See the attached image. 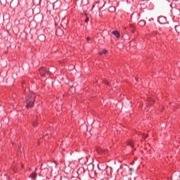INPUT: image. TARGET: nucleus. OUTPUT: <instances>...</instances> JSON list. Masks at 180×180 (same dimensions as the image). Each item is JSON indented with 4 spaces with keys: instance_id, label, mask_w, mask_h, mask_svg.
I'll return each instance as SVG.
<instances>
[{
    "instance_id": "nucleus-20",
    "label": "nucleus",
    "mask_w": 180,
    "mask_h": 180,
    "mask_svg": "<svg viewBox=\"0 0 180 180\" xmlns=\"http://www.w3.org/2000/svg\"><path fill=\"white\" fill-rule=\"evenodd\" d=\"M86 40H87V41H89L91 40V37H88L86 38Z\"/></svg>"
},
{
    "instance_id": "nucleus-9",
    "label": "nucleus",
    "mask_w": 180,
    "mask_h": 180,
    "mask_svg": "<svg viewBox=\"0 0 180 180\" xmlns=\"http://www.w3.org/2000/svg\"><path fill=\"white\" fill-rule=\"evenodd\" d=\"M112 34H114L117 39H120V32L119 31H112Z\"/></svg>"
},
{
    "instance_id": "nucleus-16",
    "label": "nucleus",
    "mask_w": 180,
    "mask_h": 180,
    "mask_svg": "<svg viewBox=\"0 0 180 180\" xmlns=\"http://www.w3.org/2000/svg\"><path fill=\"white\" fill-rule=\"evenodd\" d=\"M129 27H130V29H131V32H134V30H136V29L134 28V25H133V24H130Z\"/></svg>"
},
{
    "instance_id": "nucleus-23",
    "label": "nucleus",
    "mask_w": 180,
    "mask_h": 180,
    "mask_svg": "<svg viewBox=\"0 0 180 180\" xmlns=\"http://www.w3.org/2000/svg\"><path fill=\"white\" fill-rule=\"evenodd\" d=\"M139 1H144V0H139Z\"/></svg>"
},
{
    "instance_id": "nucleus-1",
    "label": "nucleus",
    "mask_w": 180,
    "mask_h": 180,
    "mask_svg": "<svg viewBox=\"0 0 180 180\" xmlns=\"http://www.w3.org/2000/svg\"><path fill=\"white\" fill-rule=\"evenodd\" d=\"M34 102H36V94L33 92L29 93L25 98L26 108L27 109L33 108Z\"/></svg>"
},
{
    "instance_id": "nucleus-17",
    "label": "nucleus",
    "mask_w": 180,
    "mask_h": 180,
    "mask_svg": "<svg viewBox=\"0 0 180 180\" xmlns=\"http://www.w3.org/2000/svg\"><path fill=\"white\" fill-rule=\"evenodd\" d=\"M107 53H108V50L104 49L103 51L99 53V55L102 56V54H107Z\"/></svg>"
},
{
    "instance_id": "nucleus-4",
    "label": "nucleus",
    "mask_w": 180,
    "mask_h": 180,
    "mask_svg": "<svg viewBox=\"0 0 180 180\" xmlns=\"http://www.w3.org/2000/svg\"><path fill=\"white\" fill-rule=\"evenodd\" d=\"M38 40H39V41H46V35L44 34H39L38 36Z\"/></svg>"
},
{
    "instance_id": "nucleus-13",
    "label": "nucleus",
    "mask_w": 180,
    "mask_h": 180,
    "mask_svg": "<svg viewBox=\"0 0 180 180\" xmlns=\"http://www.w3.org/2000/svg\"><path fill=\"white\" fill-rule=\"evenodd\" d=\"M115 11H116V8H115V6L110 7L108 10L109 12H115Z\"/></svg>"
},
{
    "instance_id": "nucleus-22",
    "label": "nucleus",
    "mask_w": 180,
    "mask_h": 180,
    "mask_svg": "<svg viewBox=\"0 0 180 180\" xmlns=\"http://www.w3.org/2000/svg\"><path fill=\"white\" fill-rule=\"evenodd\" d=\"M94 8H95V5L92 6L91 11H92V9H94Z\"/></svg>"
},
{
    "instance_id": "nucleus-19",
    "label": "nucleus",
    "mask_w": 180,
    "mask_h": 180,
    "mask_svg": "<svg viewBox=\"0 0 180 180\" xmlns=\"http://www.w3.org/2000/svg\"><path fill=\"white\" fill-rule=\"evenodd\" d=\"M104 84H105V85H110V84H109V82H108V81H104Z\"/></svg>"
},
{
    "instance_id": "nucleus-11",
    "label": "nucleus",
    "mask_w": 180,
    "mask_h": 180,
    "mask_svg": "<svg viewBox=\"0 0 180 180\" xmlns=\"http://www.w3.org/2000/svg\"><path fill=\"white\" fill-rule=\"evenodd\" d=\"M136 16L137 18H139V14L133 13V14L131 15V22H136Z\"/></svg>"
},
{
    "instance_id": "nucleus-14",
    "label": "nucleus",
    "mask_w": 180,
    "mask_h": 180,
    "mask_svg": "<svg viewBox=\"0 0 180 180\" xmlns=\"http://www.w3.org/2000/svg\"><path fill=\"white\" fill-rule=\"evenodd\" d=\"M175 30H176V33H180V25H176L175 27Z\"/></svg>"
},
{
    "instance_id": "nucleus-12",
    "label": "nucleus",
    "mask_w": 180,
    "mask_h": 180,
    "mask_svg": "<svg viewBox=\"0 0 180 180\" xmlns=\"http://www.w3.org/2000/svg\"><path fill=\"white\" fill-rule=\"evenodd\" d=\"M84 16H86V19L84 20L85 23H88L89 22V17H88V13H85Z\"/></svg>"
},
{
    "instance_id": "nucleus-6",
    "label": "nucleus",
    "mask_w": 180,
    "mask_h": 180,
    "mask_svg": "<svg viewBox=\"0 0 180 180\" xmlns=\"http://www.w3.org/2000/svg\"><path fill=\"white\" fill-rule=\"evenodd\" d=\"M149 22H150L149 24H148V26L150 27H154V26H155V22H154V18H150L148 20Z\"/></svg>"
},
{
    "instance_id": "nucleus-21",
    "label": "nucleus",
    "mask_w": 180,
    "mask_h": 180,
    "mask_svg": "<svg viewBox=\"0 0 180 180\" xmlns=\"http://www.w3.org/2000/svg\"><path fill=\"white\" fill-rule=\"evenodd\" d=\"M21 167H22V169L25 168V165L21 164Z\"/></svg>"
},
{
    "instance_id": "nucleus-10",
    "label": "nucleus",
    "mask_w": 180,
    "mask_h": 180,
    "mask_svg": "<svg viewBox=\"0 0 180 180\" xmlns=\"http://www.w3.org/2000/svg\"><path fill=\"white\" fill-rule=\"evenodd\" d=\"M148 102L150 103V105H154L155 100H154V98H151V97H148L147 98Z\"/></svg>"
},
{
    "instance_id": "nucleus-25",
    "label": "nucleus",
    "mask_w": 180,
    "mask_h": 180,
    "mask_svg": "<svg viewBox=\"0 0 180 180\" xmlns=\"http://www.w3.org/2000/svg\"><path fill=\"white\" fill-rule=\"evenodd\" d=\"M72 88H74V87L72 86L71 89H72Z\"/></svg>"
},
{
    "instance_id": "nucleus-15",
    "label": "nucleus",
    "mask_w": 180,
    "mask_h": 180,
    "mask_svg": "<svg viewBox=\"0 0 180 180\" xmlns=\"http://www.w3.org/2000/svg\"><path fill=\"white\" fill-rule=\"evenodd\" d=\"M22 89H25V88H26V81L25 80L22 81Z\"/></svg>"
},
{
    "instance_id": "nucleus-7",
    "label": "nucleus",
    "mask_w": 180,
    "mask_h": 180,
    "mask_svg": "<svg viewBox=\"0 0 180 180\" xmlns=\"http://www.w3.org/2000/svg\"><path fill=\"white\" fill-rule=\"evenodd\" d=\"M30 178H31V179H36L37 178V173L36 172H32L30 175Z\"/></svg>"
},
{
    "instance_id": "nucleus-3",
    "label": "nucleus",
    "mask_w": 180,
    "mask_h": 180,
    "mask_svg": "<svg viewBox=\"0 0 180 180\" xmlns=\"http://www.w3.org/2000/svg\"><path fill=\"white\" fill-rule=\"evenodd\" d=\"M158 22L160 25H165L167 23V17L160 16L158 18Z\"/></svg>"
},
{
    "instance_id": "nucleus-2",
    "label": "nucleus",
    "mask_w": 180,
    "mask_h": 180,
    "mask_svg": "<svg viewBox=\"0 0 180 180\" xmlns=\"http://www.w3.org/2000/svg\"><path fill=\"white\" fill-rule=\"evenodd\" d=\"M39 71L41 77H44L45 78H46L47 77H50V74H51L50 72V70H49L47 68H44V67L41 68L39 70Z\"/></svg>"
},
{
    "instance_id": "nucleus-24",
    "label": "nucleus",
    "mask_w": 180,
    "mask_h": 180,
    "mask_svg": "<svg viewBox=\"0 0 180 180\" xmlns=\"http://www.w3.org/2000/svg\"><path fill=\"white\" fill-rule=\"evenodd\" d=\"M136 80L137 81V78L136 77Z\"/></svg>"
},
{
    "instance_id": "nucleus-5",
    "label": "nucleus",
    "mask_w": 180,
    "mask_h": 180,
    "mask_svg": "<svg viewBox=\"0 0 180 180\" xmlns=\"http://www.w3.org/2000/svg\"><path fill=\"white\" fill-rule=\"evenodd\" d=\"M127 146H129V147L133 148V147H134V142L133 141V140H128L127 141Z\"/></svg>"
},
{
    "instance_id": "nucleus-18",
    "label": "nucleus",
    "mask_w": 180,
    "mask_h": 180,
    "mask_svg": "<svg viewBox=\"0 0 180 180\" xmlns=\"http://www.w3.org/2000/svg\"><path fill=\"white\" fill-rule=\"evenodd\" d=\"M32 126H37V121H34L32 122Z\"/></svg>"
},
{
    "instance_id": "nucleus-8",
    "label": "nucleus",
    "mask_w": 180,
    "mask_h": 180,
    "mask_svg": "<svg viewBox=\"0 0 180 180\" xmlns=\"http://www.w3.org/2000/svg\"><path fill=\"white\" fill-rule=\"evenodd\" d=\"M139 26H140V27H144V26H146V20H141L139 22H138Z\"/></svg>"
}]
</instances>
